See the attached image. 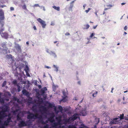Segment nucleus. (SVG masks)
Listing matches in <instances>:
<instances>
[{"label":"nucleus","mask_w":128,"mask_h":128,"mask_svg":"<svg viewBox=\"0 0 128 128\" xmlns=\"http://www.w3.org/2000/svg\"><path fill=\"white\" fill-rule=\"evenodd\" d=\"M53 106V105L49 103H47L44 106L42 105L40 103L34 104L32 107V110L36 114L28 112L27 118L31 119H37L38 123L46 124L43 127L40 128H76L74 125L67 126V124H70L77 118H79L80 116H84L87 114L86 108H85L80 113H75L72 116L68 118H65L62 120V116H59L56 117L57 122L53 123L52 126L49 128V125L47 124L48 122L53 123L55 121L54 114L50 112L49 110L50 108H52ZM79 128H88V127L84 124H82Z\"/></svg>","instance_id":"1"},{"label":"nucleus","mask_w":128,"mask_h":128,"mask_svg":"<svg viewBox=\"0 0 128 128\" xmlns=\"http://www.w3.org/2000/svg\"><path fill=\"white\" fill-rule=\"evenodd\" d=\"M12 118H0V128H5V126H8L9 123L12 121ZM17 120H20L18 124L19 127L21 128L27 125V123L22 120L21 118H13Z\"/></svg>","instance_id":"2"},{"label":"nucleus","mask_w":128,"mask_h":128,"mask_svg":"<svg viewBox=\"0 0 128 128\" xmlns=\"http://www.w3.org/2000/svg\"><path fill=\"white\" fill-rule=\"evenodd\" d=\"M4 22L0 20V35L1 37L5 39H7L8 35L6 32H3V31L4 30V28L3 27L4 25Z\"/></svg>","instance_id":"3"},{"label":"nucleus","mask_w":128,"mask_h":128,"mask_svg":"<svg viewBox=\"0 0 128 128\" xmlns=\"http://www.w3.org/2000/svg\"><path fill=\"white\" fill-rule=\"evenodd\" d=\"M6 58L8 59V64H10L13 68H14L15 65V62L14 61V57L10 54L6 55Z\"/></svg>","instance_id":"4"},{"label":"nucleus","mask_w":128,"mask_h":128,"mask_svg":"<svg viewBox=\"0 0 128 128\" xmlns=\"http://www.w3.org/2000/svg\"><path fill=\"white\" fill-rule=\"evenodd\" d=\"M46 51L47 53L49 54L50 55L52 56L54 58H57V55L56 53L54 51L50 50L48 48L46 49Z\"/></svg>","instance_id":"5"},{"label":"nucleus","mask_w":128,"mask_h":128,"mask_svg":"<svg viewBox=\"0 0 128 128\" xmlns=\"http://www.w3.org/2000/svg\"><path fill=\"white\" fill-rule=\"evenodd\" d=\"M47 88L46 87H44L42 88L40 92V93L44 98V99H45L47 98L46 94H45V91L47 90Z\"/></svg>","instance_id":"6"},{"label":"nucleus","mask_w":128,"mask_h":128,"mask_svg":"<svg viewBox=\"0 0 128 128\" xmlns=\"http://www.w3.org/2000/svg\"><path fill=\"white\" fill-rule=\"evenodd\" d=\"M37 20L41 24L43 28H45L46 25V22L40 18L37 19Z\"/></svg>","instance_id":"7"},{"label":"nucleus","mask_w":128,"mask_h":128,"mask_svg":"<svg viewBox=\"0 0 128 128\" xmlns=\"http://www.w3.org/2000/svg\"><path fill=\"white\" fill-rule=\"evenodd\" d=\"M4 96L5 97L7 98H2V99H4V102H0V103H1L2 104H3L4 103V102L5 100H6L7 101H8L9 100V98H8L9 97H10L11 95V94L10 92H6L4 94ZM1 99H2L1 98Z\"/></svg>","instance_id":"8"},{"label":"nucleus","mask_w":128,"mask_h":128,"mask_svg":"<svg viewBox=\"0 0 128 128\" xmlns=\"http://www.w3.org/2000/svg\"><path fill=\"white\" fill-rule=\"evenodd\" d=\"M120 120L119 118H114L113 120H112L110 122V123L111 124H117L120 122Z\"/></svg>","instance_id":"9"},{"label":"nucleus","mask_w":128,"mask_h":128,"mask_svg":"<svg viewBox=\"0 0 128 128\" xmlns=\"http://www.w3.org/2000/svg\"><path fill=\"white\" fill-rule=\"evenodd\" d=\"M21 46L18 44H15V48L16 50L19 52H22Z\"/></svg>","instance_id":"10"},{"label":"nucleus","mask_w":128,"mask_h":128,"mask_svg":"<svg viewBox=\"0 0 128 128\" xmlns=\"http://www.w3.org/2000/svg\"><path fill=\"white\" fill-rule=\"evenodd\" d=\"M63 94L64 95V96H63V99L61 100V101H63V102H66V98H67V93L66 92L64 91L62 92Z\"/></svg>","instance_id":"11"},{"label":"nucleus","mask_w":128,"mask_h":128,"mask_svg":"<svg viewBox=\"0 0 128 128\" xmlns=\"http://www.w3.org/2000/svg\"><path fill=\"white\" fill-rule=\"evenodd\" d=\"M4 18V12L2 10H0V19L1 20H3Z\"/></svg>","instance_id":"12"},{"label":"nucleus","mask_w":128,"mask_h":128,"mask_svg":"<svg viewBox=\"0 0 128 128\" xmlns=\"http://www.w3.org/2000/svg\"><path fill=\"white\" fill-rule=\"evenodd\" d=\"M8 48H6V49H2L0 48V53L2 52L4 54H6L7 53H10V52H7Z\"/></svg>","instance_id":"13"},{"label":"nucleus","mask_w":128,"mask_h":128,"mask_svg":"<svg viewBox=\"0 0 128 128\" xmlns=\"http://www.w3.org/2000/svg\"><path fill=\"white\" fill-rule=\"evenodd\" d=\"M74 1L70 3V5L68 8V10L72 12V8L74 6L73 3Z\"/></svg>","instance_id":"14"},{"label":"nucleus","mask_w":128,"mask_h":128,"mask_svg":"<svg viewBox=\"0 0 128 128\" xmlns=\"http://www.w3.org/2000/svg\"><path fill=\"white\" fill-rule=\"evenodd\" d=\"M22 94L25 96H29L28 92L25 89L22 90Z\"/></svg>","instance_id":"15"},{"label":"nucleus","mask_w":128,"mask_h":128,"mask_svg":"<svg viewBox=\"0 0 128 128\" xmlns=\"http://www.w3.org/2000/svg\"><path fill=\"white\" fill-rule=\"evenodd\" d=\"M52 88L53 90V91H55V90H56V88H58V86L56 85H55L54 84V83H53L52 84Z\"/></svg>","instance_id":"16"},{"label":"nucleus","mask_w":128,"mask_h":128,"mask_svg":"<svg viewBox=\"0 0 128 128\" xmlns=\"http://www.w3.org/2000/svg\"><path fill=\"white\" fill-rule=\"evenodd\" d=\"M53 67L55 68L54 71L57 72L58 71V67L57 65H54Z\"/></svg>","instance_id":"17"},{"label":"nucleus","mask_w":128,"mask_h":128,"mask_svg":"<svg viewBox=\"0 0 128 128\" xmlns=\"http://www.w3.org/2000/svg\"><path fill=\"white\" fill-rule=\"evenodd\" d=\"M52 8H53L54 9L58 11H59L60 10V7H56L55 6H52Z\"/></svg>","instance_id":"18"},{"label":"nucleus","mask_w":128,"mask_h":128,"mask_svg":"<svg viewBox=\"0 0 128 128\" xmlns=\"http://www.w3.org/2000/svg\"><path fill=\"white\" fill-rule=\"evenodd\" d=\"M26 68L27 69V70H26V69H25V71L26 72V75L28 76H30V75L27 72V70H28V66H26Z\"/></svg>","instance_id":"19"},{"label":"nucleus","mask_w":128,"mask_h":128,"mask_svg":"<svg viewBox=\"0 0 128 128\" xmlns=\"http://www.w3.org/2000/svg\"><path fill=\"white\" fill-rule=\"evenodd\" d=\"M22 6L23 9H24V10H28L26 8V6L25 4H24Z\"/></svg>","instance_id":"20"},{"label":"nucleus","mask_w":128,"mask_h":128,"mask_svg":"<svg viewBox=\"0 0 128 128\" xmlns=\"http://www.w3.org/2000/svg\"><path fill=\"white\" fill-rule=\"evenodd\" d=\"M124 114H120V119H119V120H121L122 119H124Z\"/></svg>","instance_id":"21"},{"label":"nucleus","mask_w":128,"mask_h":128,"mask_svg":"<svg viewBox=\"0 0 128 128\" xmlns=\"http://www.w3.org/2000/svg\"><path fill=\"white\" fill-rule=\"evenodd\" d=\"M2 47L4 48V49H6V43L5 42H4L2 43Z\"/></svg>","instance_id":"22"},{"label":"nucleus","mask_w":128,"mask_h":128,"mask_svg":"<svg viewBox=\"0 0 128 128\" xmlns=\"http://www.w3.org/2000/svg\"><path fill=\"white\" fill-rule=\"evenodd\" d=\"M58 109L60 111L62 112V111L63 109L62 108V107L61 106H59L58 107Z\"/></svg>","instance_id":"23"},{"label":"nucleus","mask_w":128,"mask_h":128,"mask_svg":"<svg viewBox=\"0 0 128 128\" xmlns=\"http://www.w3.org/2000/svg\"><path fill=\"white\" fill-rule=\"evenodd\" d=\"M33 7H39L40 8V6L38 4H35L33 6Z\"/></svg>","instance_id":"24"},{"label":"nucleus","mask_w":128,"mask_h":128,"mask_svg":"<svg viewBox=\"0 0 128 128\" xmlns=\"http://www.w3.org/2000/svg\"><path fill=\"white\" fill-rule=\"evenodd\" d=\"M1 93H0V102H4V99H2L1 98Z\"/></svg>","instance_id":"25"},{"label":"nucleus","mask_w":128,"mask_h":128,"mask_svg":"<svg viewBox=\"0 0 128 128\" xmlns=\"http://www.w3.org/2000/svg\"><path fill=\"white\" fill-rule=\"evenodd\" d=\"M98 93V92L97 91L95 92L94 93L92 94V96L94 97H95L96 96V95Z\"/></svg>","instance_id":"26"},{"label":"nucleus","mask_w":128,"mask_h":128,"mask_svg":"<svg viewBox=\"0 0 128 128\" xmlns=\"http://www.w3.org/2000/svg\"><path fill=\"white\" fill-rule=\"evenodd\" d=\"M6 81H4V82H3L2 85V87H3L5 86L6 85Z\"/></svg>","instance_id":"27"},{"label":"nucleus","mask_w":128,"mask_h":128,"mask_svg":"<svg viewBox=\"0 0 128 128\" xmlns=\"http://www.w3.org/2000/svg\"><path fill=\"white\" fill-rule=\"evenodd\" d=\"M28 2V0H21V2H22V3L24 4V2Z\"/></svg>","instance_id":"28"},{"label":"nucleus","mask_w":128,"mask_h":128,"mask_svg":"<svg viewBox=\"0 0 128 128\" xmlns=\"http://www.w3.org/2000/svg\"><path fill=\"white\" fill-rule=\"evenodd\" d=\"M12 83L13 84H17V81L16 80H14L12 82Z\"/></svg>","instance_id":"29"},{"label":"nucleus","mask_w":128,"mask_h":128,"mask_svg":"<svg viewBox=\"0 0 128 128\" xmlns=\"http://www.w3.org/2000/svg\"><path fill=\"white\" fill-rule=\"evenodd\" d=\"M40 8L41 9L42 8L43 10L44 11H45L46 10V9H45L44 6H40Z\"/></svg>","instance_id":"30"},{"label":"nucleus","mask_w":128,"mask_h":128,"mask_svg":"<svg viewBox=\"0 0 128 128\" xmlns=\"http://www.w3.org/2000/svg\"><path fill=\"white\" fill-rule=\"evenodd\" d=\"M91 8H88V9L87 10H86L85 11V12L87 13H88L89 11L91 10Z\"/></svg>","instance_id":"31"},{"label":"nucleus","mask_w":128,"mask_h":128,"mask_svg":"<svg viewBox=\"0 0 128 128\" xmlns=\"http://www.w3.org/2000/svg\"><path fill=\"white\" fill-rule=\"evenodd\" d=\"M85 26L86 27V29H88L90 27V26L88 24H87L86 25H85Z\"/></svg>","instance_id":"32"},{"label":"nucleus","mask_w":128,"mask_h":128,"mask_svg":"<svg viewBox=\"0 0 128 128\" xmlns=\"http://www.w3.org/2000/svg\"><path fill=\"white\" fill-rule=\"evenodd\" d=\"M17 88H18V92H19L20 91V87L19 86H17Z\"/></svg>","instance_id":"33"},{"label":"nucleus","mask_w":128,"mask_h":128,"mask_svg":"<svg viewBox=\"0 0 128 128\" xmlns=\"http://www.w3.org/2000/svg\"><path fill=\"white\" fill-rule=\"evenodd\" d=\"M13 2L14 4H15L16 5L18 4V2L16 1H13Z\"/></svg>","instance_id":"34"},{"label":"nucleus","mask_w":128,"mask_h":128,"mask_svg":"<svg viewBox=\"0 0 128 128\" xmlns=\"http://www.w3.org/2000/svg\"><path fill=\"white\" fill-rule=\"evenodd\" d=\"M45 68L48 69L51 68L49 66H45Z\"/></svg>","instance_id":"35"},{"label":"nucleus","mask_w":128,"mask_h":128,"mask_svg":"<svg viewBox=\"0 0 128 128\" xmlns=\"http://www.w3.org/2000/svg\"><path fill=\"white\" fill-rule=\"evenodd\" d=\"M94 34L93 33H92L90 35V37L91 38H92L94 35Z\"/></svg>","instance_id":"36"},{"label":"nucleus","mask_w":128,"mask_h":128,"mask_svg":"<svg viewBox=\"0 0 128 128\" xmlns=\"http://www.w3.org/2000/svg\"><path fill=\"white\" fill-rule=\"evenodd\" d=\"M22 55L24 56H25L27 55L26 53L25 52H24L23 53Z\"/></svg>","instance_id":"37"},{"label":"nucleus","mask_w":128,"mask_h":128,"mask_svg":"<svg viewBox=\"0 0 128 128\" xmlns=\"http://www.w3.org/2000/svg\"><path fill=\"white\" fill-rule=\"evenodd\" d=\"M127 26H125L124 28V30H126L127 29Z\"/></svg>","instance_id":"38"},{"label":"nucleus","mask_w":128,"mask_h":128,"mask_svg":"<svg viewBox=\"0 0 128 128\" xmlns=\"http://www.w3.org/2000/svg\"><path fill=\"white\" fill-rule=\"evenodd\" d=\"M10 10L12 11L14 10V8L12 7H10Z\"/></svg>","instance_id":"39"},{"label":"nucleus","mask_w":128,"mask_h":128,"mask_svg":"<svg viewBox=\"0 0 128 128\" xmlns=\"http://www.w3.org/2000/svg\"><path fill=\"white\" fill-rule=\"evenodd\" d=\"M108 7H110H110H112V6L111 5L109 4V5H107V6Z\"/></svg>","instance_id":"40"},{"label":"nucleus","mask_w":128,"mask_h":128,"mask_svg":"<svg viewBox=\"0 0 128 128\" xmlns=\"http://www.w3.org/2000/svg\"><path fill=\"white\" fill-rule=\"evenodd\" d=\"M124 119L126 120H128V118L126 116H124Z\"/></svg>","instance_id":"41"},{"label":"nucleus","mask_w":128,"mask_h":128,"mask_svg":"<svg viewBox=\"0 0 128 128\" xmlns=\"http://www.w3.org/2000/svg\"><path fill=\"white\" fill-rule=\"evenodd\" d=\"M65 35L66 36H68L70 35V34L68 32H66L65 34Z\"/></svg>","instance_id":"42"},{"label":"nucleus","mask_w":128,"mask_h":128,"mask_svg":"<svg viewBox=\"0 0 128 128\" xmlns=\"http://www.w3.org/2000/svg\"><path fill=\"white\" fill-rule=\"evenodd\" d=\"M33 28L34 30H37L36 27L35 26H34L33 27Z\"/></svg>","instance_id":"43"},{"label":"nucleus","mask_w":128,"mask_h":128,"mask_svg":"<svg viewBox=\"0 0 128 128\" xmlns=\"http://www.w3.org/2000/svg\"><path fill=\"white\" fill-rule=\"evenodd\" d=\"M97 26H98V25H96V26H93V28H94V29H96V28L97 27Z\"/></svg>","instance_id":"44"},{"label":"nucleus","mask_w":128,"mask_h":128,"mask_svg":"<svg viewBox=\"0 0 128 128\" xmlns=\"http://www.w3.org/2000/svg\"><path fill=\"white\" fill-rule=\"evenodd\" d=\"M95 14H96V16H97V17H98V15L97 14V13L96 12H95Z\"/></svg>","instance_id":"45"},{"label":"nucleus","mask_w":128,"mask_h":128,"mask_svg":"<svg viewBox=\"0 0 128 128\" xmlns=\"http://www.w3.org/2000/svg\"><path fill=\"white\" fill-rule=\"evenodd\" d=\"M9 46L10 47V46H12V44L11 43H10L9 44Z\"/></svg>","instance_id":"46"},{"label":"nucleus","mask_w":128,"mask_h":128,"mask_svg":"<svg viewBox=\"0 0 128 128\" xmlns=\"http://www.w3.org/2000/svg\"><path fill=\"white\" fill-rule=\"evenodd\" d=\"M74 100H78V99L77 98H74Z\"/></svg>","instance_id":"47"},{"label":"nucleus","mask_w":128,"mask_h":128,"mask_svg":"<svg viewBox=\"0 0 128 128\" xmlns=\"http://www.w3.org/2000/svg\"><path fill=\"white\" fill-rule=\"evenodd\" d=\"M86 6V4H84L83 6V7H84V10L85 9V7Z\"/></svg>","instance_id":"48"},{"label":"nucleus","mask_w":128,"mask_h":128,"mask_svg":"<svg viewBox=\"0 0 128 128\" xmlns=\"http://www.w3.org/2000/svg\"><path fill=\"white\" fill-rule=\"evenodd\" d=\"M50 25L52 26H54V24L52 22L51 23Z\"/></svg>","instance_id":"49"},{"label":"nucleus","mask_w":128,"mask_h":128,"mask_svg":"<svg viewBox=\"0 0 128 128\" xmlns=\"http://www.w3.org/2000/svg\"><path fill=\"white\" fill-rule=\"evenodd\" d=\"M78 84H79V85H80V81H78Z\"/></svg>","instance_id":"50"},{"label":"nucleus","mask_w":128,"mask_h":128,"mask_svg":"<svg viewBox=\"0 0 128 128\" xmlns=\"http://www.w3.org/2000/svg\"><path fill=\"white\" fill-rule=\"evenodd\" d=\"M90 43V42L88 41L87 42V43H86V44H88Z\"/></svg>","instance_id":"51"},{"label":"nucleus","mask_w":128,"mask_h":128,"mask_svg":"<svg viewBox=\"0 0 128 128\" xmlns=\"http://www.w3.org/2000/svg\"><path fill=\"white\" fill-rule=\"evenodd\" d=\"M126 4L125 3H122L121 4L122 5H123L125 4Z\"/></svg>","instance_id":"52"},{"label":"nucleus","mask_w":128,"mask_h":128,"mask_svg":"<svg viewBox=\"0 0 128 128\" xmlns=\"http://www.w3.org/2000/svg\"><path fill=\"white\" fill-rule=\"evenodd\" d=\"M38 88H41V85H40L38 86Z\"/></svg>","instance_id":"53"},{"label":"nucleus","mask_w":128,"mask_h":128,"mask_svg":"<svg viewBox=\"0 0 128 128\" xmlns=\"http://www.w3.org/2000/svg\"><path fill=\"white\" fill-rule=\"evenodd\" d=\"M26 44L27 45H28L29 44V42H26Z\"/></svg>","instance_id":"54"},{"label":"nucleus","mask_w":128,"mask_h":128,"mask_svg":"<svg viewBox=\"0 0 128 128\" xmlns=\"http://www.w3.org/2000/svg\"><path fill=\"white\" fill-rule=\"evenodd\" d=\"M43 76L44 77H45L46 76L45 73L44 74Z\"/></svg>","instance_id":"55"},{"label":"nucleus","mask_w":128,"mask_h":128,"mask_svg":"<svg viewBox=\"0 0 128 128\" xmlns=\"http://www.w3.org/2000/svg\"><path fill=\"white\" fill-rule=\"evenodd\" d=\"M4 6V5H2L1 6V7L2 8H3L4 7V6Z\"/></svg>","instance_id":"56"},{"label":"nucleus","mask_w":128,"mask_h":128,"mask_svg":"<svg viewBox=\"0 0 128 128\" xmlns=\"http://www.w3.org/2000/svg\"><path fill=\"white\" fill-rule=\"evenodd\" d=\"M50 78H51V80H52V76H51V75H50Z\"/></svg>","instance_id":"57"},{"label":"nucleus","mask_w":128,"mask_h":128,"mask_svg":"<svg viewBox=\"0 0 128 128\" xmlns=\"http://www.w3.org/2000/svg\"><path fill=\"white\" fill-rule=\"evenodd\" d=\"M57 42V41H56L54 42V44H56V43Z\"/></svg>","instance_id":"58"},{"label":"nucleus","mask_w":128,"mask_h":128,"mask_svg":"<svg viewBox=\"0 0 128 128\" xmlns=\"http://www.w3.org/2000/svg\"><path fill=\"white\" fill-rule=\"evenodd\" d=\"M127 34V33L126 32H124V34Z\"/></svg>","instance_id":"59"},{"label":"nucleus","mask_w":128,"mask_h":128,"mask_svg":"<svg viewBox=\"0 0 128 128\" xmlns=\"http://www.w3.org/2000/svg\"><path fill=\"white\" fill-rule=\"evenodd\" d=\"M87 40H88L89 41L90 40V38H88Z\"/></svg>","instance_id":"60"},{"label":"nucleus","mask_w":128,"mask_h":128,"mask_svg":"<svg viewBox=\"0 0 128 128\" xmlns=\"http://www.w3.org/2000/svg\"><path fill=\"white\" fill-rule=\"evenodd\" d=\"M128 92V91L127 90H126V91H124V93H126V92Z\"/></svg>","instance_id":"61"},{"label":"nucleus","mask_w":128,"mask_h":128,"mask_svg":"<svg viewBox=\"0 0 128 128\" xmlns=\"http://www.w3.org/2000/svg\"><path fill=\"white\" fill-rule=\"evenodd\" d=\"M58 44H59L58 43L56 44V46H58Z\"/></svg>","instance_id":"62"},{"label":"nucleus","mask_w":128,"mask_h":128,"mask_svg":"<svg viewBox=\"0 0 128 128\" xmlns=\"http://www.w3.org/2000/svg\"><path fill=\"white\" fill-rule=\"evenodd\" d=\"M107 9H108V8H105L104 9V10H107Z\"/></svg>","instance_id":"63"},{"label":"nucleus","mask_w":128,"mask_h":128,"mask_svg":"<svg viewBox=\"0 0 128 128\" xmlns=\"http://www.w3.org/2000/svg\"><path fill=\"white\" fill-rule=\"evenodd\" d=\"M105 13V12H104H104H103V14H104Z\"/></svg>","instance_id":"64"}]
</instances>
